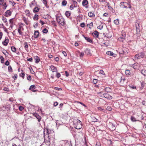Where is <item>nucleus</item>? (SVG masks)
<instances>
[{"mask_svg": "<svg viewBox=\"0 0 146 146\" xmlns=\"http://www.w3.org/2000/svg\"><path fill=\"white\" fill-rule=\"evenodd\" d=\"M93 34V36L95 38H97L98 37L99 35V33L97 31H95L94 33Z\"/></svg>", "mask_w": 146, "mask_h": 146, "instance_id": "obj_12", "label": "nucleus"}, {"mask_svg": "<svg viewBox=\"0 0 146 146\" xmlns=\"http://www.w3.org/2000/svg\"><path fill=\"white\" fill-rule=\"evenodd\" d=\"M56 77L58 78H59L61 76V75L60 73H58L57 72H56Z\"/></svg>", "mask_w": 146, "mask_h": 146, "instance_id": "obj_46", "label": "nucleus"}, {"mask_svg": "<svg viewBox=\"0 0 146 146\" xmlns=\"http://www.w3.org/2000/svg\"><path fill=\"white\" fill-rule=\"evenodd\" d=\"M70 13L69 11H66L65 13V15L66 16L68 17L70 15Z\"/></svg>", "mask_w": 146, "mask_h": 146, "instance_id": "obj_30", "label": "nucleus"}, {"mask_svg": "<svg viewBox=\"0 0 146 146\" xmlns=\"http://www.w3.org/2000/svg\"><path fill=\"white\" fill-rule=\"evenodd\" d=\"M101 144L100 142H97L96 144V146H100Z\"/></svg>", "mask_w": 146, "mask_h": 146, "instance_id": "obj_61", "label": "nucleus"}, {"mask_svg": "<svg viewBox=\"0 0 146 146\" xmlns=\"http://www.w3.org/2000/svg\"><path fill=\"white\" fill-rule=\"evenodd\" d=\"M19 108L20 111H22L24 109V108L22 106H20L19 107Z\"/></svg>", "mask_w": 146, "mask_h": 146, "instance_id": "obj_48", "label": "nucleus"}, {"mask_svg": "<svg viewBox=\"0 0 146 146\" xmlns=\"http://www.w3.org/2000/svg\"><path fill=\"white\" fill-rule=\"evenodd\" d=\"M128 3L125 2H121L120 4V6L122 8H127Z\"/></svg>", "mask_w": 146, "mask_h": 146, "instance_id": "obj_4", "label": "nucleus"}, {"mask_svg": "<svg viewBox=\"0 0 146 146\" xmlns=\"http://www.w3.org/2000/svg\"><path fill=\"white\" fill-rule=\"evenodd\" d=\"M25 12L26 13V15L28 16H30V12L29 10H26L25 11Z\"/></svg>", "mask_w": 146, "mask_h": 146, "instance_id": "obj_32", "label": "nucleus"}, {"mask_svg": "<svg viewBox=\"0 0 146 146\" xmlns=\"http://www.w3.org/2000/svg\"><path fill=\"white\" fill-rule=\"evenodd\" d=\"M3 9H6L7 6L6 5V3H5L3 5Z\"/></svg>", "mask_w": 146, "mask_h": 146, "instance_id": "obj_47", "label": "nucleus"}, {"mask_svg": "<svg viewBox=\"0 0 146 146\" xmlns=\"http://www.w3.org/2000/svg\"><path fill=\"white\" fill-rule=\"evenodd\" d=\"M125 79H124L123 78H122V77L119 78V82L120 84H123L124 82Z\"/></svg>", "mask_w": 146, "mask_h": 146, "instance_id": "obj_14", "label": "nucleus"}, {"mask_svg": "<svg viewBox=\"0 0 146 146\" xmlns=\"http://www.w3.org/2000/svg\"><path fill=\"white\" fill-rule=\"evenodd\" d=\"M109 125L112 130H114L115 128V126L112 123H109Z\"/></svg>", "mask_w": 146, "mask_h": 146, "instance_id": "obj_16", "label": "nucleus"}, {"mask_svg": "<svg viewBox=\"0 0 146 146\" xmlns=\"http://www.w3.org/2000/svg\"><path fill=\"white\" fill-rule=\"evenodd\" d=\"M24 21L25 23L26 24V25H28L29 24V22L28 20L26 19L25 18L24 19Z\"/></svg>", "mask_w": 146, "mask_h": 146, "instance_id": "obj_40", "label": "nucleus"}, {"mask_svg": "<svg viewBox=\"0 0 146 146\" xmlns=\"http://www.w3.org/2000/svg\"><path fill=\"white\" fill-rule=\"evenodd\" d=\"M98 109L99 110H100L102 111H103L104 110V109H103L101 107H98Z\"/></svg>", "mask_w": 146, "mask_h": 146, "instance_id": "obj_62", "label": "nucleus"}, {"mask_svg": "<svg viewBox=\"0 0 146 146\" xmlns=\"http://www.w3.org/2000/svg\"><path fill=\"white\" fill-rule=\"evenodd\" d=\"M105 91L108 92H110L111 91V89L109 87H106L105 89Z\"/></svg>", "mask_w": 146, "mask_h": 146, "instance_id": "obj_19", "label": "nucleus"}, {"mask_svg": "<svg viewBox=\"0 0 146 146\" xmlns=\"http://www.w3.org/2000/svg\"><path fill=\"white\" fill-rule=\"evenodd\" d=\"M36 87L34 85H31L29 88V90H32L33 89H35Z\"/></svg>", "mask_w": 146, "mask_h": 146, "instance_id": "obj_26", "label": "nucleus"}, {"mask_svg": "<svg viewBox=\"0 0 146 146\" xmlns=\"http://www.w3.org/2000/svg\"><path fill=\"white\" fill-rule=\"evenodd\" d=\"M36 2L35 1V0H33V1L31 2V4L32 5H34L35 4H36Z\"/></svg>", "mask_w": 146, "mask_h": 146, "instance_id": "obj_55", "label": "nucleus"}, {"mask_svg": "<svg viewBox=\"0 0 146 146\" xmlns=\"http://www.w3.org/2000/svg\"><path fill=\"white\" fill-rule=\"evenodd\" d=\"M11 50L13 52H15L16 51V49L15 47L13 46H11Z\"/></svg>", "mask_w": 146, "mask_h": 146, "instance_id": "obj_36", "label": "nucleus"}, {"mask_svg": "<svg viewBox=\"0 0 146 146\" xmlns=\"http://www.w3.org/2000/svg\"><path fill=\"white\" fill-rule=\"evenodd\" d=\"M35 62L36 63H38L40 61V58H39L37 56H35Z\"/></svg>", "mask_w": 146, "mask_h": 146, "instance_id": "obj_23", "label": "nucleus"}, {"mask_svg": "<svg viewBox=\"0 0 146 146\" xmlns=\"http://www.w3.org/2000/svg\"><path fill=\"white\" fill-rule=\"evenodd\" d=\"M25 75V74L24 72H21L20 74V76L22 77L23 79L24 78Z\"/></svg>", "mask_w": 146, "mask_h": 146, "instance_id": "obj_39", "label": "nucleus"}, {"mask_svg": "<svg viewBox=\"0 0 146 146\" xmlns=\"http://www.w3.org/2000/svg\"><path fill=\"white\" fill-rule=\"evenodd\" d=\"M104 97L109 100H111L112 98V96L106 92L104 93Z\"/></svg>", "mask_w": 146, "mask_h": 146, "instance_id": "obj_6", "label": "nucleus"}, {"mask_svg": "<svg viewBox=\"0 0 146 146\" xmlns=\"http://www.w3.org/2000/svg\"><path fill=\"white\" fill-rule=\"evenodd\" d=\"M3 53L6 56L8 54V53L6 50H5V52H3Z\"/></svg>", "mask_w": 146, "mask_h": 146, "instance_id": "obj_57", "label": "nucleus"}, {"mask_svg": "<svg viewBox=\"0 0 146 146\" xmlns=\"http://www.w3.org/2000/svg\"><path fill=\"white\" fill-rule=\"evenodd\" d=\"M42 2H43V3H44V4L45 5V7L47 8H48L49 7V6H48L47 5V1H46V0H43L42 1Z\"/></svg>", "mask_w": 146, "mask_h": 146, "instance_id": "obj_21", "label": "nucleus"}, {"mask_svg": "<svg viewBox=\"0 0 146 146\" xmlns=\"http://www.w3.org/2000/svg\"><path fill=\"white\" fill-rule=\"evenodd\" d=\"M93 119L92 121L94 122H96L98 121V119H97L95 117H92Z\"/></svg>", "mask_w": 146, "mask_h": 146, "instance_id": "obj_41", "label": "nucleus"}, {"mask_svg": "<svg viewBox=\"0 0 146 146\" xmlns=\"http://www.w3.org/2000/svg\"><path fill=\"white\" fill-rule=\"evenodd\" d=\"M129 87L130 88L132 89H135L136 88V87L135 86H134L132 85L129 86Z\"/></svg>", "mask_w": 146, "mask_h": 146, "instance_id": "obj_54", "label": "nucleus"}, {"mask_svg": "<svg viewBox=\"0 0 146 146\" xmlns=\"http://www.w3.org/2000/svg\"><path fill=\"white\" fill-rule=\"evenodd\" d=\"M9 42V40L7 37H6L5 40L2 42L3 45L7 46Z\"/></svg>", "mask_w": 146, "mask_h": 146, "instance_id": "obj_7", "label": "nucleus"}, {"mask_svg": "<svg viewBox=\"0 0 146 146\" xmlns=\"http://www.w3.org/2000/svg\"><path fill=\"white\" fill-rule=\"evenodd\" d=\"M84 55V53L83 52H81L80 53V58H82Z\"/></svg>", "mask_w": 146, "mask_h": 146, "instance_id": "obj_53", "label": "nucleus"}, {"mask_svg": "<svg viewBox=\"0 0 146 146\" xmlns=\"http://www.w3.org/2000/svg\"><path fill=\"white\" fill-rule=\"evenodd\" d=\"M104 92H100L98 93V95L102 97H104Z\"/></svg>", "mask_w": 146, "mask_h": 146, "instance_id": "obj_22", "label": "nucleus"}, {"mask_svg": "<svg viewBox=\"0 0 146 146\" xmlns=\"http://www.w3.org/2000/svg\"><path fill=\"white\" fill-rule=\"evenodd\" d=\"M8 70L10 72H12V68L10 66H8Z\"/></svg>", "mask_w": 146, "mask_h": 146, "instance_id": "obj_49", "label": "nucleus"}, {"mask_svg": "<svg viewBox=\"0 0 146 146\" xmlns=\"http://www.w3.org/2000/svg\"><path fill=\"white\" fill-rule=\"evenodd\" d=\"M85 52L87 55L90 54V49L88 48H86L85 50Z\"/></svg>", "mask_w": 146, "mask_h": 146, "instance_id": "obj_15", "label": "nucleus"}, {"mask_svg": "<svg viewBox=\"0 0 146 146\" xmlns=\"http://www.w3.org/2000/svg\"><path fill=\"white\" fill-rule=\"evenodd\" d=\"M98 80L97 79H94L93 80V82L94 84H96L97 83Z\"/></svg>", "mask_w": 146, "mask_h": 146, "instance_id": "obj_44", "label": "nucleus"}, {"mask_svg": "<svg viewBox=\"0 0 146 146\" xmlns=\"http://www.w3.org/2000/svg\"><path fill=\"white\" fill-rule=\"evenodd\" d=\"M100 74H101L103 75H104L105 74L104 73V71H103V70H100Z\"/></svg>", "mask_w": 146, "mask_h": 146, "instance_id": "obj_51", "label": "nucleus"}, {"mask_svg": "<svg viewBox=\"0 0 146 146\" xmlns=\"http://www.w3.org/2000/svg\"><path fill=\"white\" fill-rule=\"evenodd\" d=\"M17 74H16L14 76H13V78H14V80H16L17 79Z\"/></svg>", "mask_w": 146, "mask_h": 146, "instance_id": "obj_63", "label": "nucleus"}, {"mask_svg": "<svg viewBox=\"0 0 146 146\" xmlns=\"http://www.w3.org/2000/svg\"><path fill=\"white\" fill-rule=\"evenodd\" d=\"M67 1L66 0H63L62 2V6H66L67 4Z\"/></svg>", "mask_w": 146, "mask_h": 146, "instance_id": "obj_34", "label": "nucleus"}, {"mask_svg": "<svg viewBox=\"0 0 146 146\" xmlns=\"http://www.w3.org/2000/svg\"><path fill=\"white\" fill-rule=\"evenodd\" d=\"M24 45H25L24 47L25 50H27L28 48V45L27 43V42H25L24 43Z\"/></svg>", "mask_w": 146, "mask_h": 146, "instance_id": "obj_28", "label": "nucleus"}, {"mask_svg": "<svg viewBox=\"0 0 146 146\" xmlns=\"http://www.w3.org/2000/svg\"><path fill=\"white\" fill-rule=\"evenodd\" d=\"M33 115L38 119V121L40 122L41 121V117L36 113H33Z\"/></svg>", "mask_w": 146, "mask_h": 146, "instance_id": "obj_5", "label": "nucleus"}, {"mask_svg": "<svg viewBox=\"0 0 146 146\" xmlns=\"http://www.w3.org/2000/svg\"><path fill=\"white\" fill-rule=\"evenodd\" d=\"M80 26L82 27H85V25L84 23H82L80 24Z\"/></svg>", "mask_w": 146, "mask_h": 146, "instance_id": "obj_45", "label": "nucleus"}, {"mask_svg": "<svg viewBox=\"0 0 146 146\" xmlns=\"http://www.w3.org/2000/svg\"><path fill=\"white\" fill-rule=\"evenodd\" d=\"M3 90L5 91L8 92L9 91V88L7 87H5L3 89Z\"/></svg>", "mask_w": 146, "mask_h": 146, "instance_id": "obj_56", "label": "nucleus"}, {"mask_svg": "<svg viewBox=\"0 0 146 146\" xmlns=\"http://www.w3.org/2000/svg\"><path fill=\"white\" fill-rule=\"evenodd\" d=\"M50 69L53 72H57V70L56 68L53 65H51V66Z\"/></svg>", "mask_w": 146, "mask_h": 146, "instance_id": "obj_9", "label": "nucleus"}, {"mask_svg": "<svg viewBox=\"0 0 146 146\" xmlns=\"http://www.w3.org/2000/svg\"><path fill=\"white\" fill-rule=\"evenodd\" d=\"M58 104V103L57 102H55L54 103V106H57Z\"/></svg>", "mask_w": 146, "mask_h": 146, "instance_id": "obj_64", "label": "nucleus"}, {"mask_svg": "<svg viewBox=\"0 0 146 146\" xmlns=\"http://www.w3.org/2000/svg\"><path fill=\"white\" fill-rule=\"evenodd\" d=\"M22 27L21 26H19L18 29V32L20 35H22L23 33L21 31V28Z\"/></svg>", "mask_w": 146, "mask_h": 146, "instance_id": "obj_24", "label": "nucleus"}, {"mask_svg": "<svg viewBox=\"0 0 146 146\" xmlns=\"http://www.w3.org/2000/svg\"><path fill=\"white\" fill-rule=\"evenodd\" d=\"M130 119L131 121L133 122H135L137 121V120L135 118L132 116H131Z\"/></svg>", "mask_w": 146, "mask_h": 146, "instance_id": "obj_25", "label": "nucleus"}, {"mask_svg": "<svg viewBox=\"0 0 146 146\" xmlns=\"http://www.w3.org/2000/svg\"><path fill=\"white\" fill-rule=\"evenodd\" d=\"M136 29L139 28V24L138 22H136L135 25Z\"/></svg>", "mask_w": 146, "mask_h": 146, "instance_id": "obj_37", "label": "nucleus"}, {"mask_svg": "<svg viewBox=\"0 0 146 146\" xmlns=\"http://www.w3.org/2000/svg\"><path fill=\"white\" fill-rule=\"evenodd\" d=\"M88 26L90 28V27H93V24L92 22L90 24H87Z\"/></svg>", "mask_w": 146, "mask_h": 146, "instance_id": "obj_52", "label": "nucleus"}, {"mask_svg": "<svg viewBox=\"0 0 146 146\" xmlns=\"http://www.w3.org/2000/svg\"><path fill=\"white\" fill-rule=\"evenodd\" d=\"M106 53L107 55L112 56L114 57H115L116 56V54L113 53L112 52H111V51H107V52Z\"/></svg>", "mask_w": 146, "mask_h": 146, "instance_id": "obj_8", "label": "nucleus"}, {"mask_svg": "<svg viewBox=\"0 0 146 146\" xmlns=\"http://www.w3.org/2000/svg\"><path fill=\"white\" fill-rule=\"evenodd\" d=\"M88 3V2L87 0H84L82 2V5L84 6L86 5Z\"/></svg>", "mask_w": 146, "mask_h": 146, "instance_id": "obj_18", "label": "nucleus"}, {"mask_svg": "<svg viewBox=\"0 0 146 146\" xmlns=\"http://www.w3.org/2000/svg\"><path fill=\"white\" fill-rule=\"evenodd\" d=\"M144 53L141 52L136 54L134 57L135 60L136 59H139L141 58H143L144 56Z\"/></svg>", "mask_w": 146, "mask_h": 146, "instance_id": "obj_3", "label": "nucleus"}, {"mask_svg": "<svg viewBox=\"0 0 146 146\" xmlns=\"http://www.w3.org/2000/svg\"><path fill=\"white\" fill-rule=\"evenodd\" d=\"M98 28L100 30L102 29L103 28V25L102 26H101V25L99 26L98 27Z\"/></svg>", "mask_w": 146, "mask_h": 146, "instance_id": "obj_60", "label": "nucleus"}, {"mask_svg": "<svg viewBox=\"0 0 146 146\" xmlns=\"http://www.w3.org/2000/svg\"><path fill=\"white\" fill-rule=\"evenodd\" d=\"M40 10V9L37 7H36L33 9V11L34 13H36L38 12Z\"/></svg>", "mask_w": 146, "mask_h": 146, "instance_id": "obj_17", "label": "nucleus"}, {"mask_svg": "<svg viewBox=\"0 0 146 146\" xmlns=\"http://www.w3.org/2000/svg\"><path fill=\"white\" fill-rule=\"evenodd\" d=\"M11 14V12L9 10H7L5 13V16L6 17H7L9 16H10Z\"/></svg>", "mask_w": 146, "mask_h": 146, "instance_id": "obj_11", "label": "nucleus"}, {"mask_svg": "<svg viewBox=\"0 0 146 146\" xmlns=\"http://www.w3.org/2000/svg\"><path fill=\"white\" fill-rule=\"evenodd\" d=\"M27 79L29 81H31V77L30 76H29L27 77Z\"/></svg>", "mask_w": 146, "mask_h": 146, "instance_id": "obj_58", "label": "nucleus"}, {"mask_svg": "<svg viewBox=\"0 0 146 146\" xmlns=\"http://www.w3.org/2000/svg\"><path fill=\"white\" fill-rule=\"evenodd\" d=\"M0 58L1 59V63H3L4 62V58L3 56H1L0 57Z\"/></svg>", "mask_w": 146, "mask_h": 146, "instance_id": "obj_38", "label": "nucleus"}, {"mask_svg": "<svg viewBox=\"0 0 146 146\" xmlns=\"http://www.w3.org/2000/svg\"><path fill=\"white\" fill-rule=\"evenodd\" d=\"M113 22L116 25H118L119 24V20L118 19L114 20Z\"/></svg>", "mask_w": 146, "mask_h": 146, "instance_id": "obj_33", "label": "nucleus"}, {"mask_svg": "<svg viewBox=\"0 0 146 146\" xmlns=\"http://www.w3.org/2000/svg\"><path fill=\"white\" fill-rule=\"evenodd\" d=\"M38 15L36 14H35L33 17V19L34 20H37L38 19Z\"/></svg>", "mask_w": 146, "mask_h": 146, "instance_id": "obj_31", "label": "nucleus"}, {"mask_svg": "<svg viewBox=\"0 0 146 146\" xmlns=\"http://www.w3.org/2000/svg\"><path fill=\"white\" fill-rule=\"evenodd\" d=\"M5 64L7 66H8L9 64V63L8 60L6 61L5 62Z\"/></svg>", "mask_w": 146, "mask_h": 146, "instance_id": "obj_59", "label": "nucleus"}, {"mask_svg": "<svg viewBox=\"0 0 146 146\" xmlns=\"http://www.w3.org/2000/svg\"><path fill=\"white\" fill-rule=\"evenodd\" d=\"M81 122L79 119H77L76 122L74 123V125L75 128L79 129L82 128Z\"/></svg>", "mask_w": 146, "mask_h": 146, "instance_id": "obj_2", "label": "nucleus"}, {"mask_svg": "<svg viewBox=\"0 0 146 146\" xmlns=\"http://www.w3.org/2000/svg\"><path fill=\"white\" fill-rule=\"evenodd\" d=\"M48 30H47L46 28H45L42 30V32L43 33H46L48 32Z\"/></svg>", "mask_w": 146, "mask_h": 146, "instance_id": "obj_35", "label": "nucleus"}, {"mask_svg": "<svg viewBox=\"0 0 146 146\" xmlns=\"http://www.w3.org/2000/svg\"><path fill=\"white\" fill-rule=\"evenodd\" d=\"M136 34L137 35H139L140 34V33L141 31L140 29L139 28H136Z\"/></svg>", "mask_w": 146, "mask_h": 146, "instance_id": "obj_27", "label": "nucleus"}, {"mask_svg": "<svg viewBox=\"0 0 146 146\" xmlns=\"http://www.w3.org/2000/svg\"><path fill=\"white\" fill-rule=\"evenodd\" d=\"M141 73L145 76H146V70H142L141 71Z\"/></svg>", "mask_w": 146, "mask_h": 146, "instance_id": "obj_29", "label": "nucleus"}, {"mask_svg": "<svg viewBox=\"0 0 146 146\" xmlns=\"http://www.w3.org/2000/svg\"><path fill=\"white\" fill-rule=\"evenodd\" d=\"M39 35V33L38 31H35L34 33L35 38H38Z\"/></svg>", "mask_w": 146, "mask_h": 146, "instance_id": "obj_13", "label": "nucleus"}, {"mask_svg": "<svg viewBox=\"0 0 146 146\" xmlns=\"http://www.w3.org/2000/svg\"><path fill=\"white\" fill-rule=\"evenodd\" d=\"M56 17L57 22L62 26H64L66 24L65 20L61 15H56Z\"/></svg>", "mask_w": 146, "mask_h": 146, "instance_id": "obj_1", "label": "nucleus"}, {"mask_svg": "<svg viewBox=\"0 0 146 146\" xmlns=\"http://www.w3.org/2000/svg\"><path fill=\"white\" fill-rule=\"evenodd\" d=\"M88 15L90 17H93L95 16V15L92 12H90L88 13Z\"/></svg>", "mask_w": 146, "mask_h": 146, "instance_id": "obj_20", "label": "nucleus"}, {"mask_svg": "<svg viewBox=\"0 0 146 146\" xmlns=\"http://www.w3.org/2000/svg\"><path fill=\"white\" fill-rule=\"evenodd\" d=\"M2 19L4 23H6L7 22V19L5 17H3Z\"/></svg>", "mask_w": 146, "mask_h": 146, "instance_id": "obj_42", "label": "nucleus"}, {"mask_svg": "<svg viewBox=\"0 0 146 146\" xmlns=\"http://www.w3.org/2000/svg\"><path fill=\"white\" fill-rule=\"evenodd\" d=\"M54 89L58 91H60L62 90V88H61L58 87H55L54 88Z\"/></svg>", "mask_w": 146, "mask_h": 146, "instance_id": "obj_50", "label": "nucleus"}, {"mask_svg": "<svg viewBox=\"0 0 146 146\" xmlns=\"http://www.w3.org/2000/svg\"><path fill=\"white\" fill-rule=\"evenodd\" d=\"M77 3L76 1H74L73 2L74 7H76L77 6Z\"/></svg>", "mask_w": 146, "mask_h": 146, "instance_id": "obj_43", "label": "nucleus"}, {"mask_svg": "<svg viewBox=\"0 0 146 146\" xmlns=\"http://www.w3.org/2000/svg\"><path fill=\"white\" fill-rule=\"evenodd\" d=\"M82 36H84L85 39L87 41V42L91 43H93L92 40L89 37L85 36L83 35Z\"/></svg>", "mask_w": 146, "mask_h": 146, "instance_id": "obj_10", "label": "nucleus"}]
</instances>
